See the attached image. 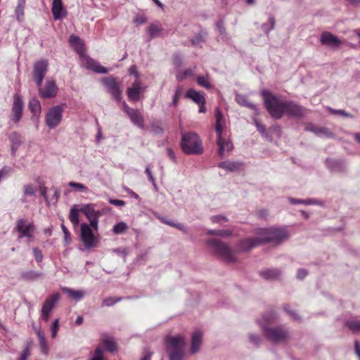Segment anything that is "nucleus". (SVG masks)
I'll return each mask as SVG.
<instances>
[{"label":"nucleus","mask_w":360,"mask_h":360,"mask_svg":"<svg viewBox=\"0 0 360 360\" xmlns=\"http://www.w3.org/2000/svg\"><path fill=\"white\" fill-rule=\"evenodd\" d=\"M91 360H104L103 352L100 347H97L95 349L94 356Z\"/></svg>","instance_id":"obj_48"},{"label":"nucleus","mask_w":360,"mask_h":360,"mask_svg":"<svg viewBox=\"0 0 360 360\" xmlns=\"http://www.w3.org/2000/svg\"><path fill=\"white\" fill-rule=\"evenodd\" d=\"M128 229V226L124 222H119L113 226L112 231L115 234H122L125 233Z\"/></svg>","instance_id":"obj_39"},{"label":"nucleus","mask_w":360,"mask_h":360,"mask_svg":"<svg viewBox=\"0 0 360 360\" xmlns=\"http://www.w3.org/2000/svg\"><path fill=\"white\" fill-rule=\"evenodd\" d=\"M196 82L199 86L204 87L207 89H212V84L210 82L209 77L207 75V76H201V75L198 76L196 78Z\"/></svg>","instance_id":"obj_36"},{"label":"nucleus","mask_w":360,"mask_h":360,"mask_svg":"<svg viewBox=\"0 0 360 360\" xmlns=\"http://www.w3.org/2000/svg\"><path fill=\"white\" fill-rule=\"evenodd\" d=\"M207 244L213 249L216 255L227 262H234L236 261V252L225 243L217 240L210 239Z\"/></svg>","instance_id":"obj_5"},{"label":"nucleus","mask_w":360,"mask_h":360,"mask_svg":"<svg viewBox=\"0 0 360 360\" xmlns=\"http://www.w3.org/2000/svg\"><path fill=\"white\" fill-rule=\"evenodd\" d=\"M320 41L323 45L330 47H338L342 41L333 34L329 32H323L320 37Z\"/></svg>","instance_id":"obj_19"},{"label":"nucleus","mask_w":360,"mask_h":360,"mask_svg":"<svg viewBox=\"0 0 360 360\" xmlns=\"http://www.w3.org/2000/svg\"><path fill=\"white\" fill-rule=\"evenodd\" d=\"M63 11L64 9L62 0H53L52 3L51 12L54 19H60Z\"/></svg>","instance_id":"obj_24"},{"label":"nucleus","mask_w":360,"mask_h":360,"mask_svg":"<svg viewBox=\"0 0 360 360\" xmlns=\"http://www.w3.org/2000/svg\"><path fill=\"white\" fill-rule=\"evenodd\" d=\"M71 46L82 58L84 56L85 49L82 39L77 36L71 35L69 39Z\"/></svg>","instance_id":"obj_20"},{"label":"nucleus","mask_w":360,"mask_h":360,"mask_svg":"<svg viewBox=\"0 0 360 360\" xmlns=\"http://www.w3.org/2000/svg\"><path fill=\"white\" fill-rule=\"evenodd\" d=\"M236 101L239 105L248 107L252 110H256V108H257L256 105L255 104L252 103L251 102H250L249 100L248 99V98L244 95H241V94L236 95Z\"/></svg>","instance_id":"obj_28"},{"label":"nucleus","mask_w":360,"mask_h":360,"mask_svg":"<svg viewBox=\"0 0 360 360\" xmlns=\"http://www.w3.org/2000/svg\"><path fill=\"white\" fill-rule=\"evenodd\" d=\"M321 127H322L314 125L311 123H307L305 127V130L311 131L314 134H315L316 135L319 136V131H321Z\"/></svg>","instance_id":"obj_45"},{"label":"nucleus","mask_w":360,"mask_h":360,"mask_svg":"<svg viewBox=\"0 0 360 360\" xmlns=\"http://www.w3.org/2000/svg\"><path fill=\"white\" fill-rule=\"evenodd\" d=\"M103 345L108 352H115L117 349V345L115 341L112 340H103Z\"/></svg>","instance_id":"obj_43"},{"label":"nucleus","mask_w":360,"mask_h":360,"mask_svg":"<svg viewBox=\"0 0 360 360\" xmlns=\"http://www.w3.org/2000/svg\"><path fill=\"white\" fill-rule=\"evenodd\" d=\"M260 275L265 279H276L280 276L281 272L276 269H266L261 271Z\"/></svg>","instance_id":"obj_27"},{"label":"nucleus","mask_w":360,"mask_h":360,"mask_svg":"<svg viewBox=\"0 0 360 360\" xmlns=\"http://www.w3.org/2000/svg\"><path fill=\"white\" fill-rule=\"evenodd\" d=\"M307 275L305 269H300L297 271V276L299 279H303Z\"/></svg>","instance_id":"obj_64"},{"label":"nucleus","mask_w":360,"mask_h":360,"mask_svg":"<svg viewBox=\"0 0 360 360\" xmlns=\"http://www.w3.org/2000/svg\"><path fill=\"white\" fill-rule=\"evenodd\" d=\"M136 25H142L146 22V18L143 15H136L134 20Z\"/></svg>","instance_id":"obj_56"},{"label":"nucleus","mask_w":360,"mask_h":360,"mask_svg":"<svg viewBox=\"0 0 360 360\" xmlns=\"http://www.w3.org/2000/svg\"><path fill=\"white\" fill-rule=\"evenodd\" d=\"M165 345L167 351L184 349V338L181 335L175 337L167 335L165 338Z\"/></svg>","instance_id":"obj_17"},{"label":"nucleus","mask_w":360,"mask_h":360,"mask_svg":"<svg viewBox=\"0 0 360 360\" xmlns=\"http://www.w3.org/2000/svg\"><path fill=\"white\" fill-rule=\"evenodd\" d=\"M184 349L167 351L169 360H183Z\"/></svg>","instance_id":"obj_34"},{"label":"nucleus","mask_w":360,"mask_h":360,"mask_svg":"<svg viewBox=\"0 0 360 360\" xmlns=\"http://www.w3.org/2000/svg\"><path fill=\"white\" fill-rule=\"evenodd\" d=\"M146 173L148 175L149 181H150L153 184V185H155V178L153 177L152 172L148 167L146 168Z\"/></svg>","instance_id":"obj_63"},{"label":"nucleus","mask_w":360,"mask_h":360,"mask_svg":"<svg viewBox=\"0 0 360 360\" xmlns=\"http://www.w3.org/2000/svg\"><path fill=\"white\" fill-rule=\"evenodd\" d=\"M130 75H134L136 79H139V73L137 71V67L135 65H131L129 69Z\"/></svg>","instance_id":"obj_57"},{"label":"nucleus","mask_w":360,"mask_h":360,"mask_svg":"<svg viewBox=\"0 0 360 360\" xmlns=\"http://www.w3.org/2000/svg\"><path fill=\"white\" fill-rule=\"evenodd\" d=\"M215 116V131L217 134V143L219 146L218 154L222 158L233 149V144L229 139L222 136L224 118L221 112L219 109L216 110Z\"/></svg>","instance_id":"obj_4"},{"label":"nucleus","mask_w":360,"mask_h":360,"mask_svg":"<svg viewBox=\"0 0 360 360\" xmlns=\"http://www.w3.org/2000/svg\"><path fill=\"white\" fill-rule=\"evenodd\" d=\"M290 201L292 204H300V203H304V204H310L311 203V200H300V199H295V198H290Z\"/></svg>","instance_id":"obj_61"},{"label":"nucleus","mask_w":360,"mask_h":360,"mask_svg":"<svg viewBox=\"0 0 360 360\" xmlns=\"http://www.w3.org/2000/svg\"><path fill=\"white\" fill-rule=\"evenodd\" d=\"M24 194L27 195H33L34 194V189L31 184L25 185Z\"/></svg>","instance_id":"obj_54"},{"label":"nucleus","mask_w":360,"mask_h":360,"mask_svg":"<svg viewBox=\"0 0 360 360\" xmlns=\"http://www.w3.org/2000/svg\"><path fill=\"white\" fill-rule=\"evenodd\" d=\"M255 233L257 235V237L240 240L238 243V249L241 251H248L253 248L268 243L278 245L289 237L288 230L283 227L259 229L255 231Z\"/></svg>","instance_id":"obj_2"},{"label":"nucleus","mask_w":360,"mask_h":360,"mask_svg":"<svg viewBox=\"0 0 360 360\" xmlns=\"http://www.w3.org/2000/svg\"><path fill=\"white\" fill-rule=\"evenodd\" d=\"M33 255L37 262H41L43 259V255L41 251L37 248H33Z\"/></svg>","instance_id":"obj_51"},{"label":"nucleus","mask_w":360,"mask_h":360,"mask_svg":"<svg viewBox=\"0 0 360 360\" xmlns=\"http://www.w3.org/2000/svg\"><path fill=\"white\" fill-rule=\"evenodd\" d=\"M91 226L95 230L98 229V216L89 219Z\"/></svg>","instance_id":"obj_60"},{"label":"nucleus","mask_w":360,"mask_h":360,"mask_svg":"<svg viewBox=\"0 0 360 360\" xmlns=\"http://www.w3.org/2000/svg\"><path fill=\"white\" fill-rule=\"evenodd\" d=\"M319 136L329 138L333 137V134L328 129L322 127L321 131H319Z\"/></svg>","instance_id":"obj_52"},{"label":"nucleus","mask_w":360,"mask_h":360,"mask_svg":"<svg viewBox=\"0 0 360 360\" xmlns=\"http://www.w3.org/2000/svg\"><path fill=\"white\" fill-rule=\"evenodd\" d=\"M30 355L29 346H27L21 354L19 360H27Z\"/></svg>","instance_id":"obj_59"},{"label":"nucleus","mask_w":360,"mask_h":360,"mask_svg":"<svg viewBox=\"0 0 360 360\" xmlns=\"http://www.w3.org/2000/svg\"><path fill=\"white\" fill-rule=\"evenodd\" d=\"M202 333L200 330H195L193 335L191 339V351L192 354L196 353L202 344Z\"/></svg>","instance_id":"obj_22"},{"label":"nucleus","mask_w":360,"mask_h":360,"mask_svg":"<svg viewBox=\"0 0 360 360\" xmlns=\"http://www.w3.org/2000/svg\"><path fill=\"white\" fill-rule=\"evenodd\" d=\"M146 86H143L140 79L136 81L127 89V94L131 101H138L141 99V95L144 92Z\"/></svg>","instance_id":"obj_16"},{"label":"nucleus","mask_w":360,"mask_h":360,"mask_svg":"<svg viewBox=\"0 0 360 360\" xmlns=\"http://www.w3.org/2000/svg\"><path fill=\"white\" fill-rule=\"evenodd\" d=\"M124 110L130 118L131 122L141 129L144 127V118L139 110L130 108L125 102L123 103Z\"/></svg>","instance_id":"obj_15"},{"label":"nucleus","mask_w":360,"mask_h":360,"mask_svg":"<svg viewBox=\"0 0 360 360\" xmlns=\"http://www.w3.org/2000/svg\"><path fill=\"white\" fill-rule=\"evenodd\" d=\"M180 145L183 152L187 155H200L203 152L202 142L195 132L184 133Z\"/></svg>","instance_id":"obj_3"},{"label":"nucleus","mask_w":360,"mask_h":360,"mask_svg":"<svg viewBox=\"0 0 360 360\" xmlns=\"http://www.w3.org/2000/svg\"><path fill=\"white\" fill-rule=\"evenodd\" d=\"M29 109L34 114H39L41 110L40 102L37 98H32L29 101Z\"/></svg>","instance_id":"obj_31"},{"label":"nucleus","mask_w":360,"mask_h":360,"mask_svg":"<svg viewBox=\"0 0 360 360\" xmlns=\"http://www.w3.org/2000/svg\"><path fill=\"white\" fill-rule=\"evenodd\" d=\"M277 318L276 312L273 310L268 311L262 315V319L259 321V323L262 328V325L266 326L273 323Z\"/></svg>","instance_id":"obj_26"},{"label":"nucleus","mask_w":360,"mask_h":360,"mask_svg":"<svg viewBox=\"0 0 360 360\" xmlns=\"http://www.w3.org/2000/svg\"><path fill=\"white\" fill-rule=\"evenodd\" d=\"M250 341L254 344L256 346L259 345L261 342V338L259 335H250Z\"/></svg>","instance_id":"obj_55"},{"label":"nucleus","mask_w":360,"mask_h":360,"mask_svg":"<svg viewBox=\"0 0 360 360\" xmlns=\"http://www.w3.org/2000/svg\"><path fill=\"white\" fill-rule=\"evenodd\" d=\"M122 300V297L115 298V297H107L103 300L102 303V307H110L115 304V303L121 301Z\"/></svg>","instance_id":"obj_42"},{"label":"nucleus","mask_w":360,"mask_h":360,"mask_svg":"<svg viewBox=\"0 0 360 360\" xmlns=\"http://www.w3.org/2000/svg\"><path fill=\"white\" fill-rule=\"evenodd\" d=\"M328 109L333 115H340L347 117H352V115L351 114L347 112L344 110H335L331 108H328Z\"/></svg>","instance_id":"obj_47"},{"label":"nucleus","mask_w":360,"mask_h":360,"mask_svg":"<svg viewBox=\"0 0 360 360\" xmlns=\"http://www.w3.org/2000/svg\"><path fill=\"white\" fill-rule=\"evenodd\" d=\"M24 6L22 4H19L15 9V13L17 15V20L18 21H21L24 15L23 13Z\"/></svg>","instance_id":"obj_50"},{"label":"nucleus","mask_w":360,"mask_h":360,"mask_svg":"<svg viewBox=\"0 0 360 360\" xmlns=\"http://www.w3.org/2000/svg\"><path fill=\"white\" fill-rule=\"evenodd\" d=\"M41 276V274L34 271H29L23 272L21 274V278L25 281H36Z\"/></svg>","instance_id":"obj_32"},{"label":"nucleus","mask_w":360,"mask_h":360,"mask_svg":"<svg viewBox=\"0 0 360 360\" xmlns=\"http://www.w3.org/2000/svg\"><path fill=\"white\" fill-rule=\"evenodd\" d=\"M68 185H69V186H70L72 188H75V189H77L81 191L87 190V188L83 184H81V183L70 181L68 184Z\"/></svg>","instance_id":"obj_49"},{"label":"nucleus","mask_w":360,"mask_h":360,"mask_svg":"<svg viewBox=\"0 0 360 360\" xmlns=\"http://www.w3.org/2000/svg\"><path fill=\"white\" fill-rule=\"evenodd\" d=\"M8 139L11 143L12 154L15 155L19 146L22 143V136L17 131H13L10 134Z\"/></svg>","instance_id":"obj_21"},{"label":"nucleus","mask_w":360,"mask_h":360,"mask_svg":"<svg viewBox=\"0 0 360 360\" xmlns=\"http://www.w3.org/2000/svg\"><path fill=\"white\" fill-rule=\"evenodd\" d=\"M219 167L227 171H239L243 168V164L240 162H221L218 165Z\"/></svg>","instance_id":"obj_25"},{"label":"nucleus","mask_w":360,"mask_h":360,"mask_svg":"<svg viewBox=\"0 0 360 360\" xmlns=\"http://www.w3.org/2000/svg\"><path fill=\"white\" fill-rule=\"evenodd\" d=\"M66 103L55 105L50 108L45 116V123L49 129L57 127L63 120L64 109L66 108Z\"/></svg>","instance_id":"obj_7"},{"label":"nucleus","mask_w":360,"mask_h":360,"mask_svg":"<svg viewBox=\"0 0 360 360\" xmlns=\"http://www.w3.org/2000/svg\"><path fill=\"white\" fill-rule=\"evenodd\" d=\"M345 325L353 333L360 332V321H347Z\"/></svg>","instance_id":"obj_40"},{"label":"nucleus","mask_w":360,"mask_h":360,"mask_svg":"<svg viewBox=\"0 0 360 360\" xmlns=\"http://www.w3.org/2000/svg\"><path fill=\"white\" fill-rule=\"evenodd\" d=\"M208 235L213 236H221L224 237H229L232 234V231L230 230H209L207 231Z\"/></svg>","instance_id":"obj_41"},{"label":"nucleus","mask_w":360,"mask_h":360,"mask_svg":"<svg viewBox=\"0 0 360 360\" xmlns=\"http://www.w3.org/2000/svg\"><path fill=\"white\" fill-rule=\"evenodd\" d=\"M37 336L39 341V346L42 353L47 354L49 352V345L46 340L44 333L40 330H37Z\"/></svg>","instance_id":"obj_30"},{"label":"nucleus","mask_w":360,"mask_h":360,"mask_svg":"<svg viewBox=\"0 0 360 360\" xmlns=\"http://www.w3.org/2000/svg\"><path fill=\"white\" fill-rule=\"evenodd\" d=\"M23 108L24 102L22 96L18 94H15L13 96V102L11 115V120L13 123L17 124L20 122L22 117Z\"/></svg>","instance_id":"obj_12"},{"label":"nucleus","mask_w":360,"mask_h":360,"mask_svg":"<svg viewBox=\"0 0 360 360\" xmlns=\"http://www.w3.org/2000/svg\"><path fill=\"white\" fill-rule=\"evenodd\" d=\"M283 309L294 319L298 320L300 319L298 315L294 311L290 309V306L288 304H285L283 306Z\"/></svg>","instance_id":"obj_53"},{"label":"nucleus","mask_w":360,"mask_h":360,"mask_svg":"<svg viewBox=\"0 0 360 360\" xmlns=\"http://www.w3.org/2000/svg\"><path fill=\"white\" fill-rule=\"evenodd\" d=\"M261 95L266 110L276 120L283 116L299 118L305 115L306 109L293 101L282 100L268 90L262 91Z\"/></svg>","instance_id":"obj_1"},{"label":"nucleus","mask_w":360,"mask_h":360,"mask_svg":"<svg viewBox=\"0 0 360 360\" xmlns=\"http://www.w3.org/2000/svg\"><path fill=\"white\" fill-rule=\"evenodd\" d=\"M60 298V295L58 292H54L46 298L41 310V318L43 321L45 322L49 321L51 312Z\"/></svg>","instance_id":"obj_8"},{"label":"nucleus","mask_w":360,"mask_h":360,"mask_svg":"<svg viewBox=\"0 0 360 360\" xmlns=\"http://www.w3.org/2000/svg\"><path fill=\"white\" fill-rule=\"evenodd\" d=\"M62 290L75 300H81L84 295V292L82 290H75L68 288H63Z\"/></svg>","instance_id":"obj_29"},{"label":"nucleus","mask_w":360,"mask_h":360,"mask_svg":"<svg viewBox=\"0 0 360 360\" xmlns=\"http://www.w3.org/2000/svg\"><path fill=\"white\" fill-rule=\"evenodd\" d=\"M48 71V62L46 60H40L34 64L32 77L37 87L41 86L44 78Z\"/></svg>","instance_id":"obj_9"},{"label":"nucleus","mask_w":360,"mask_h":360,"mask_svg":"<svg viewBox=\"0 0 360 360\" xmlns=\"http://www.w3.org/2000/svg\"><path fill=\"white\" fill-rule=\"evenodd\" d=\"M186 97L191 98L192 101H193L196 104L198 103H205L206 101L205 98V96L202 93L196 90H194L193 89H190L187 91L186 93Z\"/></svg>","instance_id":"obj_23"},{"label":"nucleus","mask_w":360,"mask_h":360,"mask_svg":"<svg viewBox=\"0 0 360 360\" xmlns=\"http://www.w3.org/2000/svg\"><path fill=\"white\" fill-rule=\"evenodd\" d=\"M15 229L20 233L19 238H30L35 230L33 223H27V220L20 219L16 221Z\"/></svg>","instance_id":"obj_14"},{"label":"nucleus","mask_w":360,"mask_h":360,"mask_svg":"<svg viewBox=\"0 0 360 360\" xmlns=\"http://www.w3.org/2000/svg\"><path fill=\"white\" fill-rule=\"evenodd\" d=\"M61 229L65 235V240L68 242L70 240V233L64 224L61 225Z\"/></svg>","instance_id":"obj_62"},{"label":"nucleus","mask_w":360,"mask_h":360,"mask_svg":"<svg viewBox=\"0 0 360 360\" xmlns=\"http://www.w3.org/2000/svg\"><path fill=\"white\" fill-rule=\"evenodd\" d=\"M58 330H59V319H56L53 322V324L51 328L52 338H55L57 336Z\"/></svg>","instance_id":"obj_46"},{"label":"nucleus","mask_w":360,"mask_h":360,"mask_svg":"<svg viewBox=\"0 0 360 360\" xmlns=\"http://www.w3.org/2000/svg\"><path fill=\"white\" fill-rule=\"evenodd\" d=\"M102 82L107 89L108 93L117 102L120 103L122 99V91L116 79L112 77H108L103 79Z\"/></svg>","instance_id":"obj_10"},{"label":"nucleus","mask_w":360,"mask_h":360,"mask_svg":"<svg viewBox=\"0 0 360 360\" xmlns=\"http://www.w3.org/2000/svg\"><path fill=\"white\" fill-rule=\"evenodd\" d=\"M151 130L152 131L157 134H162L164 131L163 128L162 127V124L159 121H155L152 123Z\"/></svg>","instance_id":"obj_44"},{"label":"nucleus","mask_w":360,"mask_h":360,"mask_svg":"<svg viewBox=\"0 0 360 360\" xmlns=\"http://www.w3.org/2000/svg\"><path fill=\"white\" fill-rule=\"evenodd\" d=\"M195 69L196 67L195 66L193 68H188L185 70L183 72H179L178 74H176L177 80L182 81L187 78L188 77L194 75Z\"/></svg>","instance_id":"obj_38"},{"label":"nucleus","mask_w":360,"mask_h":360,"mask_svg":"<svg viewBox=\"0 0 360 360\" xmlns=\"http://www.w3.org/2000/svg\"><path fill=\"white\" fill-rule=\"evenodd\" d=\"M81 60L82 65L87 70L101 74H105L108 72V69L106 68L101 65L99 63L89 56L84 55L81 58Z\"/></svg>","instance_id":"obj_18"},{"label":"nucleus","mask_w":360,"mask_h":360,"mask_svg":"<svg viewBox=\"0 0 360 360\" xmlns=\"http://www.w3.org/2000/svg\"><path fill=\"white\" fill-rule=\"evenodd\" d=\"M148 30L150 37L154 38L160 34L162 28L160 23H153L148 27Z\"/></svg>","instance_id":"obj_33"},{"label":"nucleus","mask_w":360,"mask_h":360,"mask_svg":"<svg viewBox=\"0 0 360 360\" xmlns=\"http://www.w3.org/2000/svg\"><path fill=\"white\" fill-rule=\"evenodd\" d=\"M79 210L76 208L75 206L70 209L69 219L75 227L77 226L79 224Z\"/></svg>","instance_id":"obj_35"},{"label":"nucleus","mask_w":360,"mask_h":360,"mask_svg":"<svg viewBox=\"0 0 360 360\" xmlns=\"http://www.w3.org/2000/svg\"><path fill=\"white\" fill-rule=\"evenodd\" d=\"M80 237L86 249H91L96 246L97 240L91 229L87 224L84 223L81 224Z\"/></svg>","instance_id":"obj_11"},{"label":"nucleus","mask_w":360,"mask_h":360,"mask_svg":"<svg viewBox=\"0 0 360 360\" xmlns=\"http://www.w3.org/2000/svg\"><path fill=\"white\" fill-rule=\"evenodd\" d=\"M80 211L86 216L88 219L95 217H98L96 212L91 207V205H84L83 207L80 209Z\"/></svg>","instance_id":"obj_37"},{"label":"nucleus","mask_w":360,"mask_h":360,"mask_svg":"<svg viewBox=\"0 0 360 360\" xmlns=\"http://www.w3.org/2000/svg\"><path fill=\"white\" fill-rule=\"evenodd\" d=\"M39 95L43 99L54 98L58 91V88L53 79H47L42 86L38 87Z\"/></svg>","instance_id":"obj_13"},{"label":"nucleus","mask_w":360,"mask_h":360,"mask_svg":"<svg viewBox=\"0 0 360 360\" xmlns=\"http://www.w3.org/2000/svg\"><path fill=\"white\" fill-rule=\"evenodd\" d=\"M262 331L266 339L273 343L285 342L290 338L289 331L283 326L269 327L263 324Z\"/></svg>","instance_id":"obj_6"},{"label":"nucleus","mask_w":360,"mask_h":360,"mask_svg":"<svg viewBox=\"0 0 360 360\" xmlns=\"http://www.w3.org/2000/svg\"><path fill=\"white\" fill-rule=\"evenodd\" d=\"M211 220L213 223H221L222 221H227V219L224 217L217 215L211 217Z\"/></svg>","instance_id":"obj_58"}]
</instances>
